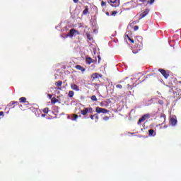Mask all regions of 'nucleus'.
I'll return each mask as SVG.
<instances>
[{"instance_id": "1", "label": "nucleus", "mask_w": 181, "mask_h": 181, "mask_svg": "<svg viewBox=\"0 0 181 181\" xmlns=\"http://www.w3.org/2000/svg\"><path fill=\"white\" fill-rule=\"evenodd\" d=\"M94 111L93 110V108L89 107H84L83 110H81V115L84 116L85 119H87V115L88 114H93Z\"/></svg>"}, {"instance_id": "2", "label": "nucleus", "mask_w": 181, "mask_h": 181, "mask_svg": "<svg viewBox=\"0 0 181 181\" xmlns=\"http://www.w3.org/2000/svg\"><path fill=\"white\" fill-rule=\"evenodd\" d=\"M107 3L110 4L111 6L117 8L119 5V0H107Z\"/></svg>"}, {"instance_id": "3", "label": "nucleus", "mask_w": 181, "mask_h": 181, "mask_svg": "<svg viewBox=\"0 0 181 181\" xmlns=\"http://www.w3.org/2000/svg\"><path fill=\"white\" fill-rule=\"evenodd\" d=\"M95 111L98 114H107L110 112V110L105 109V108H102V107H96Z\"/></svg>"}, {"instance_id": "4", "label": "nucleus", "mask_w": 181, "mask_h": 181, "mask_svg": "<svg viewBox=\"0 0 181 181\" xmlns=\"http://www.w3.org/2000/svg\"><path fill=\"white\" fill-rule=\"evenodd\" d=\"M158 71L164 76L165 79H168L170 76V73L168 71H165L164 69H159Z\"/></svg>"}, {"instance_id": "5", "label": "nucleus", "mask_w": 181, "mask_h": 181, "mask_svg": "<svg viewBox=\"0 0 181 181\" xmlns=\"http://www.w3.org/2000/svg\"><path fill=\"white\" fill-rule=\"evenodd\" d=\"M19 103L18 101H11L10 103L8 104V107H11V109H14L16 106H18Z\"/></svg>"}, {"instance_id": "6", "label": "nucleus", "mask_w": 181, "mask_h": 181, "mask_svg": "<svg viewBox=\"0 0 181 181\" xmlns=\"http://www.w3.org/2000/svg\"><path fill=\"white\" fill-rule=\"evenodd\" d=\"M150 114H145L143 117H141L138 122V124H141V122H144L145 120L149 119Z\"/></svg>"}, {"instance_id": "7", "label": "nucleus", "mask_w": 181, "mask_h": 181, "mask_svg": "<svg viewBox=\"0 0 181 181\" xmlns=\"http://www.w3.org/2000/svg\"><path fill=\"white\" fill-rule=\"evenodd\" d=\"M99 78H103V75L98 73H94L91 76V78L93 79V81L98 79Z\"/></svg>"}, {"instance_id": "8", "label": "nucleus", "mask_w": 181, "mask_h": 181, "mask_svg": "<svg viewBox=\"0 0 181 181\" xmlns=\"http://www.w3.org/2000/svg\"><path fill=\"white\" fill-rule=\"evenodd\" d=\"M149 11H150V10L148 8L145 9V11L142 13L140 14L139 18L140 19L144 18L146 15L148 14Z\"/></svg>"}, {"instance_id": "9", "label": "nucleus", "mask_w": 181, "mask_h": 181, "mask_svg": "<svg viewBox=\"0 0 181 181\" xmlns=\"http://www.w3.org/2000/svg\"><path fill=\"white\" fill-rule=\"evenodd\" d=\"M86 64H88V65H90L91 63H95V61L94 60V59H92L90 57H87L86 58Z\"/></svg>"}, {"instance_id": "10", "label": "nucleus", "mask_w": 181, "mask_h": 181, "mask_svg": "<svg viewBox=\"0 0 181 181\" xmlns=\"http://www.w3.org/2000/svg\"><path fill=\"white\" fill-rule=\"evenodd\" d=\"M71 88L74 91H76V92L79 91V87L75 83H71Z\"/></svg>"}, {"instance_id": "11", "label": "nucleus", "mask_w": 181, "mask_h": 181, "mask_svg": "<svg viewBox=\"0 0 181 181\" xmlns=\"http://www.w3.org/2000/svg\"><path fill=\"white\" fill-rule=\"evenodd\" d=\"M76 33V30L71 29V30H70L69 33L66 35V37L70 36L71 37H72L73 36H74Z\"/></svg>"}, {"instance_id": "12", "label": "nucleus", "mask_w": 181, "mask_h": 181, "mask_svg": "<svg viewBox=\"0 0 181 181\" xmlns=\"http://www.w3.org/2000/svg\"><path fill=\"white\" fill-rule=\"evenodd\" d=\"M129 4H131V9H134L138 6L136 3L134 1H131L130 2L128 3Z\"/></svg>"}, {"instance_id": "13", "label": "nucleus", "mask_w": 181, "mask_h": 181, "mask_svg": "<svg viewBox=\"0 0 181 181\" xmlns=\"http://www.w3.org/2000/svg\"><path fill=\"white\" fill-rule=\"evenodd\" d=\"M75 69L81 71V72L86 71V69L83 68L81 65H75Z\"/></svg>"}, {"instance_id": "14", "label": "nucleus", "mask_w": 181, "mask_h": 181, "mask_svg": "<svg viewBox=\"0 0 181 181\" xmlns=\"http://www.w3.org/2000/svg\"><path fill=\"white\" fill-rule=\"evenodd\" d=\"M120 83H121V84H117V85L116 86L117 88L122 89L123 87H125V86H126V83H125L124 81H121Z\"/></svg>"}, {"instance_id": "15", "label": "nucleus", "mask_w": 181, "mask_h": 181, "mask_svg": "<svg viewBox=\"0 0 181 181\" xmlns=\"http://www.w3.org/2000/svg\"><path fill=\"white\" fill-rule=\"evenodd\" d=\"M170 123H171L172 126L175 127L177 124V119H175V117H173L170 119Z\"/></svg>"}, {"instance_id": "16", "label": "nucleus", "mask_w": 181, "mask_h": 181, "mask_svg": "<svg viewBox=\"0 0 181 181\" xmlns=\"http://www.w3.org/2000/svg\"><path fill=\"white\" fill-rule=\"evenodd\" d=\"M156 135V132L153 129L148 130V136H155Z\"/></svg>"}, {"instance_id": "17", "label": "nucleus", "mask_w": 181, "mask_h": 181, "mask_svg": "<svg viewBox=\"0 0 181 181\" xmlns=\"http://www.w3.org/2000/svg\"><path fill=\"white\" fill-rule=\"evenodd\" d=\"M88 11H89L88 6H85V9L83 12H82V13H83V15H88Z\"/></svg>"}, {"instance_id": "18", "label": "nucleus", "mask_w": 181, "mask_h": 181, "mask_svg": "<svg viewBox=\"0 0 181 181\" xmlns=\"http://www.w3.org/2000/svg\"><path fill=\"white\" fill-rule=\"evenodd\" d=\"M54 86L57 87H62V81H58L57 82H55Z\"/></svg>"}, {"instance_id": "19", "label": "nucleus", "mask_w": 181, "mask_h": 181, "mask_svg": "<svg viewBox=\"0 0 181 181\" xmlns=\"http://www.w3.org/2000/svg\"><path fill=\"white\" fill-rule=\"evenodd\" d=\"M57 103H59V100H57L55 97L52 98V100H51L52 104H56Z\"/></svg>"}, {"instance_id": "20", "label": "nucleus", "mask_w": 181, "mask_h": 181, "mask_svg": "<svg viewBox=\"0 0 181 181\" xmlns=\"http://www.w3.org/2000/svg\"><path fill=\"white\" fill-rule=\"evenodd\" d=\"M20 103H27L26 98L25 97H21L19 98Z\"/></svg>"}, {"instance_id": "21", "label": "nucleus", "mask_w": 181, "mask_h": 181, "mask_svg": "<svg viewBox=\"0 0 181 181\" xmlns=\"http://www.w3.org/2000/svg\"><path fill=\"white\" fill-rule=\"evenodd\" d=\"M73 96H74V91L70 90L69 93H68V97L70 98H72Z\"/></svg>"}, {"instance_id": "22", "label": "nucleus", "mask_w": 181, "mask_h": 181, "mask_svg": "<svg viewBox=\"0 0 181 181\" xmlns=\"http://www.w3.org/2000/svg\"><path fill=\"white\" fill-rule=\"evenodd\" d=\"M78 115H76V114H73V115H72L71 119H72V121H76V120L78 119Z\"/></svg>"}, {"instance_id": "23", "label": "nucleus", "mask_w": 181, "mask_h": 181, "mask_svg": "<svg viewBox=\"0 0 181 181\" xmlns=\"http://www.w3.org/2000/svg\"><path fill=\"white\" fill-rule=\"evenodd\" d=\"M126 37L132 44H134V40L132 39L128 35H127Z\"/></svg>"}, {"instance_id": "24", "label": "nucleus", "mask_w": 181, "mask_h": 181, "mask_svg": "<svg viewBox=\"0 0 181 181\" xmlns=\"http://www.w3.org/2000/svg\"><path fill=\"white\" fill-rule=\"evenodd\" d=\"M146 3L147 4H146V6H147L148 4L152 5L155 3V0L147 1Z\"/></svg>"}, {"instance_id": "25", "label": "nucleus", "mask_w": 181, "mask_h": 181, "mask_svg": "<svg viewBox=\"0 0 181 181\" xmlns=\"http://www.w3.org/2000/svg\"><path fill=\"white\" fill-rule=\"evenodd\" d=\"M86 37H87V39L90 41L93 40L91 35L89 33H86Z\"/></svg>"}, {"instance_id": "26", "label": "nucleus", "mask_w": 181, "mask_h": 181, "mask_svg": "<svg viewBox=\"0 0 181 181\" xmlns=\"http://www.w3.org/2000/svg\"><path fill=\"white\" fill-rule=\"evenodd\" d=\"M90 98L93 101H95V102L98 101V98H97L96 95H93Z\"/></svg>"}, {"instance_id": "27", "label": "nucleus", "mask_w": 181, "mask_h": 181, "mask_svg": "<svg viewBox=\"0 0 181 181\" xmlns=\"http://www.w3.org/2000/svg\"><path fill=\"white\" fill-rule=\"evenodd\" d=\"M49 111V107H45V108H44V110H42V112H44L45 114H48Z\"/></svg>"}, {"instance_id": "28", "label": "nucleus", "mask_w": 181, "mask_h": 181, "mask_svg": "<svg viewBox=\"0 0 181 181\" xmlns=\"http://www.w3.org/2000/svg\"><path fill=\"white\" fill-rule=\"evenodd\" d=\"M147 1H148V0H139V2L141 3V4H139L140 6L146 4Z\"/></svg>"}, {"instance_id": "29", "label": "nucleus", "mask_w": 181, "mask_h": 181, "mask_svg": "<svg viewBox=\"0 0 181 181\" xmlns=\"http://www.w3.org/2000/svg\"><path fill=\"white\" fill-rule=\"evenodd\" d=\"M110 116H105V117H103V120H104L105 122H107V121L110 119Z\"/></svg>"}, {"instance_id": "30", "label": "nucleus", "mask_w": 181, "mask_h": 181, "mask_svg": "<svg viewBox=\"0 0 181 181\" xmlns=\"http://www.w3.org/2000/svg\"><path fill=\"white\" fill-rule=\"evenodd\" d=\"M117 14V11H112L110 16H115Z\"/></svg>"}, {"instance_id": "31", "label": "nucleus", "mask_w": 181, "mask_h": 181, "mask_svg": "<svg viewBox=\"0 0 181 181\" xmlns=\"http://www.w3.org/2000/svg\"><path fill=\"white\" fill-rule=\"evenodd\" d=\"M88 118H90L91 120H94L95 116H94V115H89V117Z\"/></svg>"}, {"instance_id": "32", "label": "nucleus", "mask_w": 181, "mask_h": 181, "mask_svg": "<svg viewBox=\"0 0 181 181\" xmlns=\"http://www.w3.org/2000/svg\"><path fill=\"white\" fill-rule=\"evenodd\" d=\"M105 4H107V3H105L104 1H101V6L104 7L105 6Z\"/></svg>"}, {"instance_id": "33", "label": "nucleus", "mask_w": 181, "mask_h": 181, "mask_svg": "<svg viewBox=\"0 0 181 181\" xmlns=\"http://www.w3.org/2000/svg\"><path fill=\"white\" fill-rule=\"evenodd\" d=\"M139 30V26L138 25H135L134 27V31H137Z\"/></svg>"}, {"instance_id": "34", "label": "nucleus", "mask_w": 181, "mask_h": 181, "mask_svg": "<svg viewBox=\"0 0 181 181\" xmlns=\"http://www.w3.org/2000/svg\"><path fill=\"white\" fill-rule=\"evenodd\" d=\"M93 117H94L95 118H96V119H99L98 115L97 113L94 114V115H93Z\"/></svg>"}, {"instance_id": "35", "label": "nucleus", "mask_w": 181, "mask_h": 181, "mask_svg": "<svg viewBox=\"0 0 181 181\" xmlns=\"http://www.w3.org/2000/svg\"><path fill=\"white\" fill-rule=\"evenodd\" d=\"M4 112H0V117H4Z\"/></svg>"}, {"instance_id": "36", "label": "nucleus", "mask_w": 181, "mask_h": 181, "mask_svg": "<svg viewBox=\"0 0 181 181\" xmlns=\"http://www.w3.org/2000/svg\"><path fill=\"white\" fill-rule=\"evenodd\" d=\"M158 104H160V105L163 104V100H159Z\"/></svg>"}, {"instance_id": "37", "label": "nucleus", "mask_w": 181, "mask_h": 181, "mask_svg": "<svg viewBox=\"0 0 181 181\" xmlns=\"http://www.w3.org/2000/svg\"><path fill=\"white\" fill-rule=\"evenodd\" d=\"M73 1H74V4H78V0H73Z\"/></svg>"}, {"instance_id": "38", "label": "nucleus", "mask_w": 181, "mask_h": 181, "mask_svg": "<svg viewBox=\"0 0 181 181\" xmlns=\"http://www.w3.org/2000/svg\"><path fill=\"white\" fill-rule=\"evenodd\" d=\"M98 63H100V61H101V57L98 56Z\"/></svg>"}, {"instance_id": "39", "label": "nucleus", "mask_w": 181, "mask_h": 181, "mask_svg": "<svg viewBox=\"0 0 181 181\" xmlns=\"http://www.w3.org/2000/svg\"><path fill=\"white\" fill-rule=\"evenodd\" d=\"M106 15H107V16H111V14H110V13H109L108 11L106 12Z\"/></svg>"}, {"instance_id": "40", "label": "nucleus", "mask_w": 181, "mask_h": 181, "mask_svg": "<svg viewBox=\"0 0 181 181\" xmlns=\"http://www.w3.org/2000/svg\"><path fill=\"white\" fill-rule=\"evenodd\" d=\"M48 97H49V98H52V95L48 94Z\"/></svg>"}, {"instance_id": "41", "label": "nucleus", "mask_w": 181, "mask_h": 181, "mask_svg": "<svg viewBox=\"0 0 181 181\" xmlns=\"http://www.w3.org/2000/svg\"><path fill=\"white\" fill-rule=\"evenodd\" d=\"M75 33H76L77 35H79V32L78 30H76V32H75Z\"/></svg>"}, {"instance_id": "42", "label": "nucleus", "mask_w": 181, "mask_h": 181, "mask_svg": "<svg viewBox=\"0 0 181 181\" xmlns=\"http://www.w3.org/2000/svg\"><path fill=\"white\" fill-rule=\"evenodd\" d=\"M42 117H45V114H42Z\"/></svg>"}, {"instance_id": "43", "label": "nucleus", "mask_w": 181, "mask_h": 181, "mask_svg": "<svg viewBox=\"0 0 181 181\" xmlns=\"http://www.w3.org/2000/svg\"><path fill=\"white\" fill-rule=\"evenodd\" d=\"M164 120H165V115H164Z\"/></svg>"}, {"instance_id": "44", "label": "nucleus", "mask_w": 181, "mask_h": 181, "mask_svg": "<svg viewBox=\"0 0 181 181\" xmlns=\"http://www.w3.org/2000/svg\"><path fill=\"white\" fill-rule=\"evenodd\" d=\"M58 90H61V88H58Z\"/></svg>"}, {"instance_id": "45", "label": "nucleus", "mask_w": 181, "mask_h": 181, "mask_svg": "<svg viewBox=\"0 0 181 181\" xmlns=\"http://www.w3.org/2000/svg\"><path fill=\"white\" fill-rule=\"evenodd\" d=\"M78 117H81V115H79Z\"/></svg>"}]
</instances>
